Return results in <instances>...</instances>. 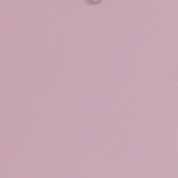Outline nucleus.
<instances>
[{
  "label": "nucleus",
  "mask_w": 178,
  "mask_h": 178,
  "mask_svg": "<svg viewBox=\"0 0 178 178\" xmlns=\"http://www.w3.org/2000/svg\"><path fill=\"white\" fill-rule=\"evenodd\" d=\"M103 0H85L87 5H99Z\"/></svg>",
  "instance_id": "f257e3e1"
}]
</instances>
